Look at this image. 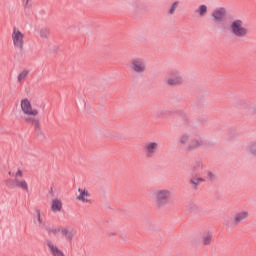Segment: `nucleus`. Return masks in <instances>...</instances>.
Returning <instances> with one entry per match:
<instances>
[{
	"instance_id": "a878e982",
	"label": "nucleus",
	"mask_w": 256,
	"mask_h": 256,
	"mask_svg": "<svg viewBox=\"0 0 256 256\" xmlns=\"http://www.w3.org/2000/svg\"><path fill=\"white\" fill-rule=\"evenodd\" d=\"M14 177L17 179L18 177H23V170L21 168H17Z\"/></svg>"
},
{
	"instance_id": "f8f14e48",
	"label": "nucleus",
	"mask_w": 256,
	"mask_h": 256,
	"mask_svg": "<svg viewBox=\"0 0 256 256\" xmlns=\"http://www.w3.org/2000/svg\"><path fill=\"white\" fill-rule=\"evenodd\" d=\"M50 211L52 213H61L63 211V200L61 198H53L50 202Z\"/></svg>"
},
{
	"instance_id": "9b49d317",
	"label": "nucleus",
	"mask_w": 256,
	"mask_h": 256,
	"mask_svg": "<svg viewBox=\"0 0 256 256\" xmlns=\"http://www.w3.org/2000/svg\"><path fill=\"white\" fill-rule=\"evenodd\" d=\"M227 17V10L225 8H217L211 14V19L214 23H223Z\"/></svg>"
},
{
	"instance_id": "4468645a",
	"label": "nucleus",
	"mask_w": 256,
	"mask_h": 256,
	"mask_svg": "<svg viewBox=\"0 0 256 256\" xmlns=\"http://www.w3.org/2000/svg\"><path fill=\"white\" fill-rule=\"evenodd\" d=\"M247 219H249V211L244 210V211L238 212L234 216L233 221H234L235 225H239V223H243V221H247Z\"/></svg>"
},
{
	"instance_id": "0eeeda50",
	"label": "nucleus",
	"mask_w": 256,
	"mask_h": 256,
	"mask_svg": "<svg viewBox=\"0 0 256 256\" xmlns=\"http://www.w3.org/2000/svg\"><path fill=\"white\" fill-rule=\"evenodd\" d=\"M129 69L133 71V73H145L147 71V63L142 57H135L130 61Z\"/></svg>"
},
{
	"instance_id": "a211bd4d",
	"label": "nucleus",
	"mask_w": 256,
	"mask_h": 256,
	"mask_svg": "<svg viewBox=\"0 0 256 256\" xmlns=\"http://www.w3.org/2000/svg\"><path fill=\"white\" fill-rule=\"evenodd\" d=\"M201 183H205V178L201 176H195L190 179V185H193V187H197V185H201Z\"/></svg>"
},
{
	"instance_id": "b1692460",
	"label": "nucleus",
	"mask_w": 256,
	"mask_h": 256,
	"mask_svg": "<svg viewBox=\"0 0 256 256\" xmlns=\"http://www.w3.org/2000/svg\"><path fill=\"white\" fill-rule=\"evenodd\" d=\"M206 179H207L208 181H215L216 176H215V174H214L213 172L209 171V172H207V174H206Z\"/></svg>"
},
{
	"instance_id": "f3484780",
	"label": "nucleus",
	"mask_w": 256,
	"mask_h": 256,
	"mask_svg": "<svg viewBox=\"0 0 256 256\" xmlns=\"http://www.w3.org/2000/svg\"><path fill=\"white\" fill-rule=\"evenodd\" d=\"M209 11V8L207 5L202 4L198 6V8L195 10V13L198 15V17H207V13Z\"/></svg>"
},
{
	"instance_id": "dca6fc26",
	"label": "nucleus",
	"mask_w": 256,
	"mask_h": 256,
	"mask_svg": "<svg viewBox=\"0 0 256 256\" xmlns=\"http://www.w3.org/2000/svg\"><path fill=\"white\" fill-rule=\"evenodd\" d=\"M35 217H34V224L36 227H44L45 222L43 221V218L41 217V210L36 209L35 210Z\"/></svg>"
},
{
	"instance_id": "bb28decb",
	"label": "nucleus",
	"mask_w": 256,
	"mask_h": 256,
	"mask_svg": "<svg viewBox=\"0 0 256 256\" xmlns=\"http://www.w3.org/2000/svg\"><path fill=\"white\" fill-rule=\"evenodd\" d=\"M29 3H31V0H22V5L24 7H28L29 6Z\"/></svg>"
},
{
	"instance_id": "7ed1b4c3",
	"label": "nucleus",
	"mask_w": 256,
	"mask_h": 256,
	"mask_svg": "<svg viewBox=\"0 0 256 256\" xmlns=\"http://www.w3.org/2000/svg\"><path fill=\"white\" fill-rule=\"evenodd\" d=\"M20 109L25 116V123H30L35 127H39V119H37V117H39V109L33 107L29 98H23L20 101Z\"/></svg>"
},
{
	"instance_id": "aec40b11",
	"label": "nucleus",
	"mask_w": 256,
	"mask_h": 256,
	"mask_svg": "<svg viewBox=\"0 0 256 256\" xmlns=\"http://www.w3.org/2000/svg\"><path fill=\"white\" fill-rule=\"evenodd\" d=\"M179 5V1H174L168 9V15H173L177 11V9H179Z\"/></svg>"
},
{
	"instance_id": "423d86ee",
	"label": "nucleus",
	"mask_w": 256,
	"mask_h": 256,
	"mask_svg": "<svg viewBox=\"0 0 256 256\" xmlns=\"http://www.w3.org/2000/svg\"><path fill=\"white\" fill-rule=\"evenodd\" d=\"M165 83L168 87H179L185 83V78L183 77V74H181V71L172 70L166 77Z\"/></svg>"
},
{
	"instance_id": "f03ea898",
	"label": "nucleus",
	"mask_w": 256,
	"mask_h": 256,
	"mask_svg": "<svg viewBox=\"0 0 256 256\" xmlns=\"http://www.w3.org/2000/svg\"><path fill=\"white\" fill-rule=\"evenodd\" d=\"M149 197L159 211H163L168 205L169 201L173 197V192L167 188H155L149 192Z\"/></svg>"
},
{
	"instance_id": "412c9836",
	"label": "nucleus",
	"mask_w": 256,
	"mask_h": 256,
	"mask_svg": "<svg viewBox=\"0 0 256 256\" xmlns=\"http://www.w3.org/2000/svg\"><path fill=\"white\" fill-rule=\"evenodd\" d=\"M211 241H213V236L211 234H205L202 239V245H211Z\"/></svg>"
},
{
	"instance_id": "6ab92c4d",
	"label": "nucleus",
	"mask_w": 256,
	"mask_h": 256,
	"mask_svg": "<svg viewBox=\"0 0 256 256\" xmlns=\"http://www.w3.org/2000/svg\"><path fill=\"white\" fill-rule=\"evenodd\" d=\"M28 76H29V70H22L17 77L18 83H23V81H25V79H27Z\"/></svg>"
},
{
	"instance_id": "5701e85b",
	"label": "nucleus",
	"mask_w": 256,
	"mask_h": 256,
	"mask_svg": "<svg viewBox=\"0 0 256 256\" xmlns=\"http://www.w3.org/2000/svg\"><path fill=\"white\" fill-rule=\"evenodd\" d=\"M248 152L256 155V142H251L248 146Z\"/></svg>"
},
{
	"instance_id": "6e6552de",
	"label": "nucleus",
	"mask_w": 256,
	"mask_h": 256,
	"mask_svg": "<svg viewBox=\"0 0 256 256\" xmlns=\"http://www.w3.org/2000/svg\"><path fill=\"white\" fill-rule=\"evenodd\" d=\"M76 200L80 201V203H93V196H91V192L85 188H78V195L76 196Z\"/></svg>"
},
{
	"instance_id": "f257e3e1",
	"label": "nucleus",
	"mask_w": 256,
	"mask_h": 256,
	"mask_svg": "<svg viewBox=\"0 0 256 256\" xmlns=\"http://www.w3.org/2000/svg\"><path fill=\"white\" fill-rule=\"evenodd\" d=\"M177 145L186 153H191V151H197L203 147V139L194 136L191 131H185L178 137Z\"/></svg>"
},
{
	"instance_id": "39448f33",
	"label": "nucleus",
	"mask_w": 256,
	"mask_h": 256,
	"mask_svg": "<svg viewBox=\"0 0 256 256\" xmlns=\"http://www.w3.org/2000/svg\"><path fill=\"white\" fill-rule=\"evenodd\" d=\"M12 45L14 49L18 51H23L25 47V33L21 29L14 27L11 34Z\"/></svg>"
},
{
	"instance_id": "1a4fd4ad",
	"label": "nucleus",
	"mask_w": 256,
	"mask_h": 256,
	"mask_svg": "<svg viewBox=\"0 0 256 256\" xmlns=\"http://www.w3.org/2000/svg\"><path fill=\"white\" fill-rule=\"evenodd\" d=\"M159 151V142L149 141L144 145V154L151 159Z\"/></svg>"
},
{
	"instance_id": "9d476101",
	"label": "nucleus",
	"mask_w": 256,
	"mask_h": 256,
	"mask_svg": "<svg viewBox=\"0 0 256 256\" xmlns=\"http://www.w3.org/2000/svg\"><path fill=\"white\" fill-rule=\"evenodd\" d=\"M51 233H61V235L65 237L68 241H73V237L77 235V231L65 227L52 228Z\"/></svg>"
},
{
	"instance_id": "2eb2a0df",
	"label": "nucleus",
	"mask_w": 256,
	"mask_h": 256,
	"mask_svg": "<svg viewBox=\"0 0 256 256\" xmlns=\"http://www.w3.org/2000/svg\"><path fill=\"white\" fill-rule=\"evenodd\" d=\"M15 187L18 189H22V191H25V193H29V183L25 179H15L14 181Z\"/></svg>"
},
{
	"instance_id": "4be33fe9",
	"label": "nucleus",
	"mask_w": 256,
	"mask_h": 256,
	"mask_svg": "<svg viewBox=\"0 0 256 256\" xmlns=\"http://www.w3.org/2000/svg\"><path fill=\"white\" fill-rule=\"evenodd\" d=\"M39 35L41 39H49V35H51V32L47 28H42L39 32Z\"/></svg>"
},
{
	"instance_id": "ddd939ff",
	"label": "nucleus",
	"mask_w": 256,
	"mask_h": 256,
	"mask_svg": "<svg viewBox=\"0 0 256 256\" xmlns=\"http://www.w3.org/2000/svg\"><path fill=\"white\" fill-rule=\"evenodd\" d=\"M46 245L51 253L52 256H65L63 250H61L55 243L52 241H47Z\"/></svg>"
},
{
	"instance_id": "20e7f679",
	"label": "nucleus",
	"mask_w": 256,
	"mask_h": 256,
	"mask_svg": "<svg viewBox=\"0 0 256 256\" xmlns=\"http://www.w3.org/2000/svg\"><path fill=\"white\" fill-rule=\"evenodd\" d=\"M229 29L232 35L238 37V39H243V37L249 36V28L245 26V22L241 19L232 20Z\"/></svg>"
},
{
	"instance_id": "393cba45",
	"label": "nucleus",
	"mask_w": 256,
	"mask_h": 256,
	"mask_svg": "<svg viewBox=\"0 0 256 256\" xmlns=\"http://www.w3.org/2000/svg\"><path fill=\"white\" fill-rule=\"evenodd\" d=\"M194 169L196 171H199L201 169H205V165L203 164V162H196L194 165Z\"/></svg>"
}]
</instances>
